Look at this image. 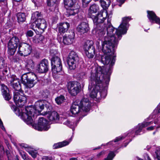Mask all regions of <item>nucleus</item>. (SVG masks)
Returning a JSON list of instances; mask_svg holds the SVG:
<instances>
[{
  "mask_svg": "<svg viewBox=\"0 0 160 160\" xmlns=\"http://www.w3.org/2000/svg\"><path fill=\"white\" fill-rule=\"evenodd\" d=\"M143 128H144L141 124H139L136 128V130H132L129 131L128 132L127 134V135L129 137H134V136L133 135L135 134L138 135L140 133Z\"/></svg>",
  "mask_w": 160,
  "mask_h": 160,
  "instance_id": "nucleus-23",
  "label": "nucleus"
},
{
  "mask_svg": "<svg viewBox=\"0 0 160 160\" xmlns=\"http://www.w3.org/2000/svg\"><path fill=\"white\" fill-rule=\"evenodd\" d=\"M7 157L8 160H12V157L10 153L7 155Z\"/></svg>",
  "mask_w": 160,
  "mask_h": 160,
  "instance_id": "nucleus-56",
  "label": "nucleus"
},
{
  "mask_svg": "<svg viewBox=\"0 0 160 160\" xmlns=\"http://www.w3.org/2000/svg\"><path fill=\"white\" fill-rule=\"evenodd\" d=\"M76 0H64V6L65 8H72L75 4Z\"/></svg>",
  "mask_w": 160,
  "mask_h": 160,
  "instance_id": "nucleus-31",
  "label": "nucleus"
},
{
  "mask_svg": "<svg viewBox=\"0 0 160 160\" xmlns=\"http://www.w3.org/2000/svg\"><path fill=\"white\" fill-rule=\"evenodd\" d=\"M113 142V141H110V142H109L108 143V144H112V143Z\"/></svg>",
  "mask_w": 160,
  "mask_h": 160,
  "instance_id": "nucleus-64",
  "label": "nucleus"
},
{
  "mask_svg": "<svg viewBox=\"0 0 160 160\" xmlns=\"http://www.w3.org/2000/svg\"><path fill=\"white\" fill-rule=\"evenodd\" d=\"M154 126H151L147 128V130H152L153 129H154Z\"/></svg>",
  "mask_w": 160,
  "mask_h": 160,
  "instance_id": "nucleus-59",
  "label": "nucleus"
},
{
  "mask_svg": "<svg viewBox=\"0 0 160 160\" xmlns=\"http://www.w3.org/2000/svg\"><path fill=\"white\" fill-rule=\"evenodd\" d=\"M106 19V18H102V14L100 12L98 17L95 18L94 19L93 32L100 38L104 37V41H102V44L106 40L108 45L112 44V45L117 46L122 35L126 33L129 26L128 22L131 20V18L128 17L122 18V23L118 28L116 29L115 33L117 39L115 35H113L115 28L111 24V19L108 18L107 22H104Z\"/></svg>",
  "mask_w": 160,
  "mask_h": 160,
  "instance_id": "nucleus-1",
  "label": "nucleus"
},
{
  "mask_svg": "<svg viewBox=\"0 0 160 160\" xmlns=\"http://www.w3.org/2000/svg\"><path fill=\"white\" fill-rule=\"evenodd\" d=\"M28 124V125H32V127L36 130L38 131H46L48 130L50 128L49 125L48 124V120L45 119L43 117H41L39 118L38 122L37 124Z\"/></svg>",
  "mask_w": 160,
  "mask_h": 160,
  "instance_id": "nucleus-7",
  "label": "nucleus"
},
{
  "mask_svg": "<svg viewBox=\"0 0 160 160\" xmlns=\"http://www.w3.org/2000/svg\"><path fill=\"white\" fill-rule=\"evenodd\" d=\"M93 43L92 41H87L83 46L86 55L89 58H92L95 54V49Z\"/></svg>",
  "mask_w": 160,
  "mask_h": 160,
  "instance_id": "nucleus-12",
  "label": "nucleus"
},
{
  "mask_svg": "<svg viewBox=\"0 0 160 160\" xmlns=\"http://www.w3.org/2000/svg\"><path fill=\"white\" fill-rule=\"evenodd\" d=\"M52 70L53 73L62 74V66L61 60L58 57L54 56L51 58Z\"/></svg>",
  "mask_w": 160,
  "mask_h": 160,
  "instance_id": "nucleus-6",
  "label": "nucleus"
},
{
  "mask_svg": "<svg viewBox=\"0 0 160 160\" xmlns=\"http://www.w3.org/2000/svg\"><path fill=\"white\" fill-rule=\"evenodd\" d=\"M104 154V152L102 151L98 154L97 155V157L98 158H99Z\"/></svg>",
  "mask_w": 160,
  "mask_h": 160,
  "instance_id": "nucleus-50",
  "label": "nucleus"
},
{
  "mask_svg": "<svg viewBox=\"0 0 160 160\" xmlns=\"http://www.w3.org/2000/svg\"><path fill=\"white\" fill-rule=\"evenodd\" d=\"M32 51L31 45L25 43H21L18 46V52L21 56H26L29 55Z\"/></svg>",
  "mask_w": 160,
  "mask_h": 160,
  "instance_id": "nucleus-13",
  "label": "nucleus"
},
{
  "mask_svg": "<svg viewBox=\"0 0 160 160\" xmlns=\"http://www.w3.org/2000/svg\"><path fill=\"white\" fill-rule=\"evenodd\" d=\"M26 34L27 36L31 37L33 36V32L32 30H28Z\"/></svg>",
  "mask_w": 160,
  "mask_h": 160,
  "instance_id": "nucleus-48",
  "label": "nucleus"
},
{
  "mask_svg": "<svg viewBox=\"0 0 160 160\" xmlns=\"http://www.w3.org/2000/svg\"><path fill=\"white\" fill-rule=\"evenodd\" d=\"M34 23L36 25V26L38 29L42 30L43 32L47 27L46 21L43 18L38 19L34 21Z\"/></svg>",
  "mask_w": 160,
  "mask_h": 160,
  "instance_id": "nucleus-21",
  "label": "nucleus"
},
{
  "mask_svg": "<svg viewBox=\"0 0 160 160\" xmlns=\"http://www.w3.org/2000/svg\"><path fill=\"white\" fill-rule=\"evenodd\" d=\"M91 0H82V6L83 8L86 7Z\"/></svg>",
  "mask_w": 160,
  "mask_h": 160,
  "instance_id": "nucleus-44",
  "label": "nucleus"
},
{
  "mask_svg": "<svg viewBox=\"0 0 160 160\" xmlns=\"http://www.w3.org/2000/svg\"><path fill=\"white\" fill-rule=\"evenodd\" d=\"M155 112H156L158 113L160 112V105H158L156 109L155 110Z\"/></svg>",
  "mask_w": 160,
  "mask_h": 160,
  "instance_id": "nucleus-54",
  "label": "nucleus"
},
{
  "mask_svg": "<svg viewBox=\"0 0 160 160\" xmlns=\"http://www.w3.org/2000/svg\"><path fill=\"white\" fill-rule=\"evenodd\" d=\"M0 6L2 7V8L5 10L8 9L7 0H0Z\"/></svg>",
  "mask_w": 160,
  "mask_h": 160,
  "instance_id": "nucleus-38",
  "label": "nucleus"
},
{
  "mask_svg": "<svg viewBox=\"0 0 160 160\" xmlns=\"http://www.w3.org/2000/svg\"><path fill=\"white\" fill-rule=\"evenodd\" d=\"M79 60V57L77 53L73 51H71L69 53L67 59L69 68L71 70L75 69Z\"/></svg>",
  "mask_w": 160,
  "mask_h": 160,
  "instance_id": "nucleus-8",
  "label": "nucleus"
},
{
  "mask_svg": "<svg viewBox=\"0 0 160 160\" xmlns=\"http://www.w3.org/2000/svg\"><path fill=\"white\" fill-rule=\"evenodd\" d=\"M58 19V17H56L55 18V19H54L53 18V19H52V20H53V21H54V20H57Z\"/></svg>",
  "mask_w": 160,
  "mask_h": 160,
  "instance_id": "nucleus-63",
  "label": "nucleus"
},
{
  "mask_svg": "<svg viewBox=\"0 0 160 160\" xmlns=\"http://www.w3.org/2000/svg\"><path fill=\"white\" fill-rule=\"evenodd\" d=\"M61 119H62L63 122V124L67 125L70 128H72L77 126L76 123L73 121H70L68 119L64 118H62Z\"/></svg>",
  "mask_w": 160,
  "mask_h": 160,
  "instance_id": "nucleus-27",
  "label": "nucleus"
},
{
  "mask_svg": "<svg viewBox=\"0 0 160 160\" xmlns=\"http://www.w3.org/2000/svg\"><path fill=\"white\" fill-rule=\"evenodd\" d=\"M35 78L34 77H32L31 76V78H29V79H28V80L26 81L25 82H26V87L28 88H31L33 87L36 84V82L35 81V80H34V78Z\"/></svg>",
  "mask_w": 160,
  "mask_h": 160,
  "instance_id": "nucleus-28",
  "label": "nucleus"
},
{
  "mask_svg": "<svg viewBox=\"0 0 160 160\" xmlns=\"http://www.w3.org/2000/svg\"><path fill=\"white\" fill-rule=\"evenodd\" d=\"M0 150H4V148L3 147L1 144H0Z\"/></svg>",
  "mask_w": 160,
  "mask_h": 160,
  "instance_id": "nucleus-60",
  "label": "nucleus"
},
{
  "mask_svg": "<svg viewBox=\"0 0 160 160\" xmlns=\"http://www.w3.org/2000/svg\"><path fill=\"white\" fill-rule=\"evenodd\" d=\"M147 17L152 23H155L160 25V18L157 17L155 13L152 11H148Z\"/></svg>",
  "mask_w": 160,
  "mask_h": 160,
  "instance_id": "nucleus-16",
  "label": "nucleus"
},
{
  "mask_svg": "<svg viewBox=\"0 0 160 160\" xmlns=\"http://www.w3.org/2000/svg\"><path fill=\"white\" fill-rule=\"evenodd\" d=\"M13 88L16 91L18 92L22 91L20 81L18 80H14L12 84Z\"/></svg>",
  "mask_w": 160,
  "mask_h": 160,
  "instance_id": "nucleus-30",
  "label": "nucleus"
},
{
  "mask_svg": "<svg viewBox=\"0 0 160 160\" xmlns=\"http://www.w3.org/2000/svg\"><path fill=\"white\" fill-rule=\"evenodd\" d=\"M26 151L33 158H35L38 153L37 151L31 147L30 148H27Z\"/></svg>",
  "mask_w": 160,
  "mask_h": 160,
  "instance_id": "nucleus-33",
  "label": "nucleus"
},
{
  "mask_svg": "<svg viewBox=\"0 0 160 160\" xmlns=\"http://www.w3.org/2000/svg\"><path fill=\"white\" fill-rule=\"evenodd\" d=\"M110 80L109 76L106 78L104 77L103 81L101 84L100 89L97 91L96 93L94 92V94H93L92 92L91 94L92 97L98 99L105 98L107 95V91Z\"/></svg>",
  "mask_w": 160,
  "mask_h": 160,
  "instance_id": "nucleus-5",
  "label": "nucleus"
},
{
  "mask_svg": "<svg viewBox=\"0 0 160 160\" xmlns=\"http://www.w3.org/2000/svg\"><path fill=\"white\" fill-rule=\"evenodd\" d=\"M125 137H123V136H120L119 137H118L116 138L115 139L114 142H116L119 141V140L122 139L124 138Z\"/></svg>",
  "mask_w": 160,
  "mask_h": 160,
  "instance_id": "nucleus-49",
  "label": "nucleus"
},
{
  "mask_svg": "<svg viewBox=\"0 0 160 160\" xmlns=\"http://www.w3.org/2000/svg\"><path fill=\"white\" fill-rule=\"evenodd\" d=\"M69 160H78V159L76 158H70Z\"/></svg>",
  "mask_w": 160,
  "mask_h": 160,
  "instance_id": "nucleus-61",
  "label": "nucleus"
},
{
  "mask_svg": "<svg viewBox=\"0 0 160 160\" xmlns=\"http://www.w3.org/2000/svg\"><path fill=\"white\" fill-rule=\"evenodd\" d=\"M152 123V121H150L148 122H143L141 124L142 125V126L145 128L149 125H151Z\"/></svg>",
  "mask_w": 160,
  "mask_h": 160,
  "instance_id": "nucleus-46",
  "label": "nucleus"
},
{
  "mask_svg": "<svg viewBox=\"0 0 160 160\" xmlns=\"http://www.w3.org/2000/svg\"><path fill=\"white\" fill-rule=\"evenodd\" d=\"M33 41L34 43H38L40 42V39L39 37H34Z\"/></svg>",
  "mask_w": 160,
  "mask_h": 160,
  "instance_id": "nucleus-47",
  "label": "nucleus"
},
{
  "mask_svg": "<svg viewBox=\"0 0 160 160\" xmlns=\"http://www.w3.org/2000/svg\"><path fill=\"white\" fill-rule=\"evenodd\" d=\"M125 0H118V2L120 3L119 4V6L121 7L122 4L124 3Z\"/></svg>",
  "mask_w": 160,
  "mask_h": 160,
  "instance_id": "nucleus-55",
  "label": "nucleus"
},
{
  "mask_svg": "<svg viewBox=\"0 0 160 160\" xmlns=\"http://www.w3.org/2000/svg\"><path fill=\"white\" fill-rule=\"evenodd\" d=\"M45 107L47 108V110L46 111H44L42 112V115H48L47 116L48 119L51 121H55L58 120L59 119V115L55 111H52V106L49 103L46 104Z\"/></svg>",
  "mask_w": 160,
  "mask_h": 160,
  "instance_id": "nucleus-9",
  "label": "nucleus"
},
{
  "mask_svg": "<svg viewBox=\"0 0 160 160\" xmlns=\"http://www.w3.org/2000/svg\"><path fill=\"white\" fill-rule=\"evenodd\" d=\"M21 43L19 38L17 37L14 36L9 40L8 46L17 48L18 45L19 46Z\"/></svg>",
  "mask_w": 160,
  "mask_h": 160,
  "instance_id": "nucleus-22",
  "label": "nucleus"
},
{
  "mask_svg": "<svg viewBox=\"0 0 160 160\" xmlns=\"http://www.w3.org/2000/svg\"><path fill=\"white\" fill-rule=\"evenodd\" d=\"M17 16L18 21L19 23H22L25 21L26 16L24 13L19 12L17 14Z\"/></svg>",
  "mask_w": 160,
  "mask_h": 160,
  "instance_id": "nucleus-32",
  "label": "nucleus"
},
{
  "mask_svg": "<svg viewBox=\"0 0 160 160\" xmlns=\"http://www.w3.org/2000/svg\"><path fill=\"white\" fill-rule=\"evenodd\" d=\"M37 70L40 73H45L48 71L49 63L48 61L44 59L40 61L37 65Z\"/></svg>",
  "mask_w": 160,
  "mask_h": 160,
  "instance_id": "nucleus-14",
  "label": "nucleus"
},
{
  "mask_svg": "<svg viewBox=\"0 0 160 160\" xmlns=\"http://www.w3.org/2000/svg\"><path fill=\"white\" fill-rule=\"evenodd\" d=\"M82 110L80 106L77 103L76 101L74 102L72 104L71 108L70 111L72 114L74 115L77 114L81 112Z\"/></svg>",
  "mask_w": 160,
  "mask_h": 160,
  "instance_id": "nucleus-24",
  "label": "nucleus"
},
{
  "mask_svg": "<svg viewBox=\"0 0 160 160\" xmlns=\"http://www.w3.org/2000/svg\"><path fill=\"white\" fill-rule=\"evenodd\" d=\"M101 5L104 9H106L109 7L111 4L110 0H100Z\"/></svg>",
  "mask_w": 160,
  "mask_h": 160,
  "instance_id": "nucleus-34",
  "label": "nucleus"
},
{
  "mask_svg": "<svg viewBox=\"0 0 160 160\" xmlns=\"http://www.w3.org/2000/svg\"><path fill=\"white\" fill-rule=\"evenodd\" d=\"M24 95L23 91L14 92L13 100L17 106L21 107L24 105L26 101Z\"/></svg>",
  "mask_w": 160,
  "mask_h": 160,
  "instance_id": "nucleus-11",
  "label": "nucleus"
},
{
  "mask_svg": "<svg viewBox=\"0 0 160 160\" xmlns=\"http://www.w3.org/2000/svg\"><path fill=\"white\" fill-rule=\"evenodd\" d=\"M74 38V33L73 32H72L68 36L64 35L63 36L62 42L64 44H70L73 42Z\"/></svg>",
  "mask_w": 160,
  "mask_h": 160,
  "instance_id": "nucleus-20",
  "label": "nucleus"
},
{
  "mask_svg": "<svg viewBox=\"0 0 160 160\" xmlns=\"http://www.w3.org/2000/svg\"><path fill=\"white\" fill-rule=\"evenodd\" d=\"M2 95L5 99L8 101L11 99V96L9 93V90L7 87L4 85L3 89L2 90Z\"/></svg>",
  "mask_w": 160,
  "mask_h": 160,
  "instance_id": "nucleus-26",
  "label": "nucleus"
},
{
  "mask_svg": "<svg viewBox=\"0 0 160 160\" xmlns=\"http://www.w3.org/2000/svg\"><path fill=\"white\" fill-rule=\"evenodd\" d=\"M8 53L10 56L13 55L16 52L17 48L8 46Z\"/></svg>",
  "mask_w": 160,
  "mask_h": 160,
  "instance_id": "nucleus-41",
  "label": "nucleus"
},
{
  "mask_svg": "<svg viewBox=\"0 0 160 160\" xmlns=\"http://www.w3.org/2000/svg\"><path fill=\"white\" fill-rule=\"evenodd\" d=\"M4 67V60H1L0 62V68H3Z\"/></svg>",
  "mask_w": 160,
  "mask_h": 160,
  "instance_id": "nucleus-51",
  "label": "nucleus"
},
{
  "mask_svg": "<svg viewBox=\"0 0 160 160\" xmlns=\"http://www.w3.org/2000/svg\"><path fill=\"white\" fill-rule=\"evenodd\" d=\"M43 101L39 100L36 102L33 107H28L25 108V112H22L21 115L22 119L27 124H31L33 120L31 116H37L42 115L41 112L44 108Z\"/></svg>",
  "mask_w": 160,
  "mask_h": 160,
  "instance_id": "nucleus-3",
  "label": "nucleus"
},
{
  "mask_svg": "<svg viewBox=\"0 0 160 160\" xmlns=\"http://www.w3.org/2000/svg\"><path fill=\"white\" fill-rule=\"evenodd\" d=\"M42 17V15L40 12L38 11H36L32 14L31 19L32 20H37L38 19L41 18Z\"/></svg>",
  "mask_w": 160,
  "mask_h": 160,
  "instance_id": "nucleus-35",
  "label": "nucleus"
},
{
  "mask_svg": "<svg viewBox=\"0 0 160 160\" xmlns=\"http://www.w3.org/2000/svg\"><path fill=\"white\" fill-rule=\"evenodd\" d=\"M79 105L82 110L85 112L89 111L91 107V103L88 99L85 97L80 101Z\"/></svg>",
  "mask_w": 160,
  "mask_h": 160,
  "instance_id": "nucleus-17",
  "label": "nucleus"
},
{
  "mask_svg": "<svg viewBox=\"0 0 160 160\" xmlns=\"http://www.w3.org/2000/svg\"><path fill=\"white\" fill-rule=\"evenodd\" d=\"M57 39L58 42L60 43H61L62 42V39L63 38H62V37L61 36H58L57 38Z\"/></svg>",
  "mask_w": 160,
  "mask_h": 160,
  "instance_id": "nucleus-52",
  "label": "nucleus"
},
{
  "mask_svg": "<svg viewBox=\"0 0 160 160\" xmlns=\"http://www.w3.org/2000/svg\"><path fill=\"white\" fill-rule=\"evenodd\" d=\"M98 9L99 7L96 4H93L90 6L88 10V15L89 16V17L92 18L93 22L94 19L95 18L98 17V15L100 13V12H101V13L102 14V18H103V12L101 11H100L98 12L97 16H95L92 15V13H96L97 12Z\"/></svg>",
  "mask_w": 160,
  "mask_h": 160,
  "instance_id": "nucleus-15",
  "label": "nucleus"
},
{
  "mask_svg": "<svg viewBox=\"0 0 160 160\" xmlns=\"http://www.w3.org/2000/svg\"><path fill=\"white\" fill-rule=\"evenodd\" d=\"M47 5L50 7H53L55 8L57 4V0H47Z\"/></svg>",
  "mask_w": 160,
  "mask_h": 160,
  "instance_id": "nucleus-40",
  "label": "nucleus"
},
{
  "mask_svg": "<svg viewBox=\"0 0 160 160\" xmlns=\"http://www.w3.org/2000/svg\"><path fill=\"white\" fill-rule=\"evenodd\" d=\"M157 157L158 160H160V152H158L157 154Z\"/></svg>",
  "mask_w": 160,
  "mask_h": 160,
  "instance_id": "nucleus-58",
  "label": "nucleus"
},
{
  "mask_svg": "<svg viewBox=\"0 0 160 160\" xmlns=\"http://www.w3.org/2000/svg\"><path fill=\"white\" fill-rule=\"evenodd\" d=\"M20 154L21 155L22 158L23 159H24V160H26V159L27 158L25 154H22V153H20Z\"/></svg>",
  "mask_w": 160,
  "mask_h": 160,
  "instance_id": "nucleus-57",
  "label": "nucleus"
},
{
  "mask_svg": "<svg viewBox=\"0 0 160 160\" xmlns=\"http://www.w3.org/2000/svg\"><path fill=\"white\" fill-rule=\"evenodd\" d=\"M107 41L102 44V52L106 55L103 56L101 57V62L104 65L109 66L106 68L105 70L104 67L100 66L98 67L95 68V72L96 73L97 69L98 67H101L102 69V74L104 75V77L107 78L109 77L110 79V76L112 73L113 66L114 65L115 61L116 55L115 54V50L116 46L108 44L107 43Z\"/></svg>",
  "mask_w": 160,
  "mask_h": 160,
  "instance_id": "nucleus-2",
  "label": "nucleus"
},
{
  "mask_svg": "<svg viewBox=\"0 0 160 160\" xmlns=\"http://www.w3.org/2000/svg\"><path fill=\"white\" fill-rule=\"evenodd\" d=\"M42 158V160H54L52 156H44Z\"/></svg>",
  "mask_w": 160,
  "mask_h": 160,
  "instance_id": "nucleus-45",
  "label": "nucleus"
},
{
  "mask_svg": "<svg viewBox=\"0 0 160 160\" xmlns=\"http://www.w3.org/2000/svg\"><path fill=\"white\" fill-rule=\"evenodd\" d=\"M6 154H7V156L8 155V154H9V153H10V152H9V151L8 150H7L6 151Z\"/></svg>",
  "mask_w": 160,
  "mask_h": 160,
  "instance_id": "nucleus-62",
  "label": "nucleus"
},
{
  "mask_svg": "<svg viewBox=\"0 0 160 160\" xmlns=\"http://www.w3.org/2000/svg\"><path fill=\"white\" fill-rule=\"evenodd\" d=\"M96 73L92 72L90 77V81L88 86V89L91 90L92 89L90 96L92 98L93 97L91 94H94L100 88L101 84L104 78V75L102 74V69L101 67H98L97 69Z\"/></svg>",
  "mask_w": 160,
  "mask_h": 160,
  "instance_id": "nucleus-4",
  "label": "nucleus"
},
{
  "mask_svg": "<svg viewBox=\"0 0 160 160\" xmlns=\"http://www.w3.org/2000/svg\"><path fill=\"white\" fill-rule=\"evenodd\" d=\"M77 30L81 34L87 33L89 30L88 23L84 22H81L78 25Z\"/></svg>",
  "mask_w": 160,
  "mask_h": 160,
  "instance_id": "nucleus-18",
  "label": "nucleus"
},
{
  "mask_svg": "<svg viewBox=\"0 0 160 160\" xmlns=\"http://www.w3.org/2000/svg\"><path fill=\"white\" fill-rule=\"evenodd\" d=\"M70 25L67 22H60L57 24V29L60 33H64L68 30Z\"/></svg>",
  "mask_w": 160,
  "mask_h": 160,
  "instance_id": "nucleus-19",
  "label": "nucleus"
},
{
  "mask_svg": "<svg viewBox=\"0 0 160 160\" xmlns=\"http://www.w3.org/2000/svg\"><path fill=\"white\" fill-rule=\"evenodd\" d=\"M65 100L64 96L62 95H61L57 97L55 99L56 102L58 104H60L63 103Z\"/></svg>",
  "mask_w": 160,
  "mask_h": 160,
  "instance_id": "nucleus-39",
  "label": "nucleus"
},
{
  "mask_svg": "<svg viewBox=\"0 0 160 160\" xmlns=\"http://www.w3.org/2000/svg\"><path fill=\"white\" fill-rule=\"evenodd\" d=\"M67 87L69 93L74 96L77 95L81 89L80 84L77 82H69L67 84Z\"/></svg>",
  "mask_w": 160,
  "mask_h": 160,
  "instance_id": "nucleus-10",
  "label": "nucleus"
},
{
  "mask_svg": "<svg viewBox=\"0 0 160 160\" xmlns=\"http://www.w3.org/2000/svg\"><path fill=\"white\" fill-rule=\"evenodd\" d=\"M71 141L72 139L70 138L68 140H65L62 142L55 143L53 145V149H56L68 145Z\"/></svg>",
  "mask_w": 160,
  "mask_h": 160,
  "instance_id": "nucleus-25",
  "label": "nucleus"
},
{
  "mask_svg": "<svg viewBox=\"0 0 160 160\" xmlns=\"http://www.w3.org/2000/svg\"><path fill=\"white\" fill-rule=\"evenodd\" d=\"M39 96L42 98H46L48 97L49 95L50 92L48 90H45L41 91L40 92Z\"/></svg>",
  "mask_w": 160,
  "mask_h": 160,
  "instance_id": "nucleus-37",
  "label": "nucleus"
},
{
  "mask_svg": "<svg viewBox=\"0 0 160 160\" xmlns=\"http://www.w3.org/2000/svg\"><path fill=\"white\" fill-rule=\"evenodd\" d=\"M115 155L114 152L111 151L109 153L107 157L104 159V160H112Z\"/></svg>",
  "mask_w": 160,
  "mask_h": 160,
  "instance_id": "nucleus-43",
  "label": "nucleus"
},
{
  "mask_svg": "<svg viewBox=\"0 0 160 160\" xmlns=\"http://www.w3.org/2000/svg\"><path fill=\"white\" fill-rule=\"evenodd\" d=\"M20 146L24 148L26 151V148H30V146H28L27 145L25 144H21L20 145Z\"/></svg>",
  "mask_w": 160,
  "mask_h": 160,
  "instance_id": "nucleus-53",
  "label": "nucleus"
},
{
  "mask_svg": "<svg viewBox=\"0 0 160 160\" xmlns=\"http://www.w3.org/2000/svg\"><path fill=\"white\" fill-rule=\"evenodd\" d=\"M31 76L36 78V76L34 73L28 72L24 74L22 76V79L23 82H26Z\"/></svg>",
  "mask_w": 160,
  "mask_h": 160,
  "instance_id": "nucleus-29",
  "label": "nucleus"
},
{
  "mask_svg": "<svg viewBox=\"0 0 160 160\" xmlns=\"http://www.w3.org/2000/svg\"><path fill=\"white\" fill-rule=\"evenodd\" d=\"M78 12V9H70L68 11L70 16L74 15L77 13Z\"/></svg>",
  "mask_w": 160,
  "mask_h": 160,
  "instance_id": "nucleus-42",
  "label": "nucleus"
},
{
  "mask_svg": "<svg viewBox=\"0 0 160 160\" xmlns=\"http://www.w3.org/2000/svg\"><path fill=\"white\" fill-rule=\"evenodd\" d=\"M26 66L29 69V68L33 69L34 68V63L31 59H28L26 61Z\"/></svg>",
  "mask_w": 160,
  "mask_h": 160,
  "instance_id": "nucleus-36",
  "label": "nucleus"
}]
</instances>
